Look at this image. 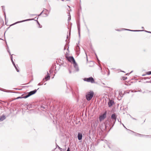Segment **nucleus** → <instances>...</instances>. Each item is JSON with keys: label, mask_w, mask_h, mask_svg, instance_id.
I'll use <instances>...</instances> for the list:
<instances>
[{"label": "nucleus", "mask_w": 151, "mask_h": 151, "mask_svg": "<svg viewBox=\"0 0 151 151\" xmlns=\"http://www.w3.org/2000/svg\"><path fill=\"white\" fill-rule=\"evenodd\" d=\"M93 94L94 93L93 91H90L87 92L86 95V99L88 101L90 100L93 97Z\"/></svg>", "instance_id": "obj_1"}, {"label": "nucleus", "mask_w": 151, "mask_h": 151, "mask_svg": "<svg viewBox=\"0 0 151 151\" xmlns=\"http://www.w3.org/2000/svg\"><path fill=\"white\" fill-rule=\"evenodd\" d=\"M83 80L85 81H86L87 82H90L91 83H95L94 79L92 77H90L88 78H85Z\"/></svg>", "instance_id": "obj_2"}, {"label": "nucleus", "mask_w": 151, "mask_h": 151, "mask_svg": "<svg viewBox=\"0 0 151 151\" xmlns=\"http://www.w3.org/2000/svg\"><path fill=\"white\" fill-rule=\"evenodd\" d=\"M35 20V21H36L37 20H36L34 19H28L23 20H22V21H18V22H16L14 23V24H12V25H11L10 26L13 25H15V24H17L19 23H21V22H25V21H31V20Z\"/></svg>", "instance_id": "obj_3"}, {"label": "nucleus", "mask_w": 151, "mask_h": 151, "mask_svg": "<svg viewBox=\"0 0 151 151\" xmlns=\"http://www.w3.org/2000/svg\"><path fill=\"white\" fill-rule=\"evenodd\" d=\"M129 131L133 132V133H134L135 134V135L136 136H139V137H143L144 136H147V137H149V138H151V135L150 136V135H143V134H138V133H135L133 131H132L130 130H128Z\"/></svg>", "instance_id": "obj_4"}, {"label": "nucleus", "mask_w": 151, "mask_h": 151, "mask_svg": "<svg viewBox=\"0 0 151 151\" xmlns=\"http://www.w3.org/2000/svg\"><path fill=\"white\" fill-rule=\"evenodd\" d=\"M111 118L112 120V122H113V124H114L116 121V115L115 114H113L111 115ZM114 125H113L112 127Z\"/></svg>", "instance_id": "obj_5"}, {"label": "nucleus", "mask_w": 151, "mask_h": 151, "mask_svg": "<svg viewBox=\"0 0 151 151\" xmlns=\"http://www.w3.org/2000/svg\"><path fill=\"white\" fill-rule=\"evenodd\" d=\"M106 112H105L104 114L101 115L99 117V120L101 121H102L103 119H104L106 117Z\"/></svg>", "instance_id": "obj_6"}, {"label": "nucleus", "mask_w": 151, "mask_h": 151, "mask_svg": "<svg viewBox=\"0 0 151 151\" xmlns=\"http://www.w3.org/2000/svg\"><path fill=\"white\" fill-rule=\"evenodd\" d=\"M123 29L124 30H126L129 31H132V32H140V31H145L146 32L151 33V32H150V31H146L145 30H130V29Z\"/></svg>", "instance_id": "obj_7"}, {"label": "nucleus", "mask_w": 151, "mask_h": 151, "mask_svg": "<svg viewBox=\"0 0 151 151\" xmlns=\"http://www.w3.org/2000/svg\"><path fill=\"white\" fill-rule=\"evenodd\" d=\"M68 60L73 64V63H75V60L73 56H70L68 58Z\"/></svg>", "instance_id": "obj_8"}, {"label": "nucleus", "mask_w": 151, "mask_h": 151, "mask_svg": "<svg viewBox=\"0 0 151 151\" xmlns=\"http://www.w3.org/2000/svg\"><path fill=\"white\" fill-rule=\"evenodd\" d=\"M73 64L77 72L79 70V69L77 63L75 62V63H73Z\"/></svg>", "instance_id": "obj_9"}, {"label": "nucleus", "mask_w": 151, "mask_h": 151, "mask_svg": "<svg viewBox=\"0 0 151 151\" xmlns=\"http://www.w3.org/2000/svg\"><path fill=\"white\" fill-rule=\"evenodd\" d=\"M114 104V102L112 100H110L108 103V104L109 107H111Z\"/></svg>", "instance_id": "obj_10"}, {"label": "nucleus", "mask_w": 151, "mask_h": 151, "mask_svg": "<svg viewBox=\"0 0 151 151\" xmlns=\"http://www.w3.org/2000/svg\"><path fill=\"white\" fill-rule=\"evenodd\" d=\"M37 90L35 89L33 91H31L28 93L29 95L30 96L35 94L37 92Z\"/></svg>", "instance_id": "obj_11"}, {"label": "nucleus", "mask_w": 151, "mask_h": 151, "mask_svg": "<svg viewBox=\"0 0 151 151\" xmlns=\"http://www.w3.org/2000/svg\"><path fill=\"white\" fill-rule=\"evenodd\" d=\"M78 138L79 140L82 139V134L81 132H79L78 133Z\"/></svg>", "instance_id": "obj_12"}, {"label": "nucleus", "mask_w": 151, "mask_h": 151, "mask_svg": "<svg viewBox=\"0 0 151 151\" xmlns=\"http://www.w3.org/2000/svg\"><path fill=\"white\" fill-rule=\"evenodd\" d=\"M6 118V116L3 114L2 116L0 117V121H2Z\"/></svg>", "instance_id": "obj_13"}, {"label": "nucleus", "mask_w": 151, "mask_h": 151, "mask_svg": "<svg viewBox=\"0 0 151 151\" xmlns=\"http://www.w3.org/2000/svg\"><path fill=\"white\" fill-rule=\"evenodd\" d=\"M78 29V33L79 35V37H80V27L79 24H77Z\"/></svg>", "instance_id": "obj_14"}, {"label": "nucleus", "mask_w": 151, "mask_h": 151, "mask_svg": "<svg viewBox=\"0 0 151 151\" xmlns=\"http://www.w3.org/2000/svg\"><path fill=\"white\" fill-rule=\"evenodd\" d=\"M1 7H2V10L4 13V15H5V22H6V14H5V7L4 6H1Z\"/></svg>", "instance_id": "obj_15"}, {"label": "nucleus", "mask_w": 151, "mask_h": 151, "mask_svg": "<svg viewBox=\"0 0 151 151\" xmlns=\"http://www.w3.org/2000/svg\"><path fill=\"white\" fill-rule=\"evenodd\" d=\"M47 75L45 77V78H44L43 79V80H44V79H45L46 80H48V79H50V76L49 75V73H48V72H47Z\"/></svg>", "instance_id": "obj_16"}, {"label": "nucleus", "mask_w": 151, "mask_h": 151, "mask_svg": "<svg viewBox=\"0 0 151 151\" xmlns=\"http://www.w3.org/2000/svg\"><path fill=\"white\" fill-rule=\"evenodd\" d=\"M12 63L13 64V65L14 66V67L16 69L17 71V72H19V70L18 69V68H17L16 66V65L15 63H14V61H12Z\"/></svg>", "instance_id": "obj_17"}, {"label": "nucleus", "mask_w": 151, "mask_h": 151, "mask_svg": "<svg viewBox=\"0 0 151 151\" xmlns=\"http://www.w3.org/2000/svg\"><path fill=\"white\" fill-rule=\"evenodd\" d=\"M76 52H78V51H80V47L78 45H76Z\"/></svg>", "instance_id": "obj_18"}, {"label": "nucleus", "mask_w": 151, "mask_h": 151, "mask_svg": "<svg viewBox=\"0 0 151 151\" xmlns=\"http://www.w3.org/2000/svg\"><path fill=\"white\" fill-rule=\"evenodd\" d=\"M29 96H30L29 95L28 93V94H27L26 95L23 96V98L26 99V98H28V97H29Z\"/></svg>", "instance_id": "obj_19"}, {"label": "nucleus", "mask_w": 151, "mask_h": 151, "mask_svg": "<svg viewBox=\"0 0 151 151\" xmlns=\"http://www.w3.org/2000/svg\"><path fill=\"white\" fill-rule=\"evenodd\" d=\"M0 90L1 91H4V92H10L7 90H6L5 89H0Z\"/></svg>", "instance_id": "obj_20"}, {"label": "nucleus", "mask_w": 151, "mask_h": 151, "mask_svg": "<svg viewBox=\"0 0 151 151\" xmlns=\"http://www.w3.org/2000/svg\"><path fill=\"white\" fill-rule=\"evenodd\" d=\"M56 147H58L61 151H62V149L57 144L56 145Z\"/></svg>", "instance_id": "obj_21"}, {"label": "nucleus", "mask_w": 151, "mask_h": 151, "mask_svg": "<svg viewBox=\"0 0 151 151\" xmlns=\"http://www.w3.org/2000/svg\"><path fill=\"white\" fill-rule=\"evenodd\" d=\"M146 74H147V75H150L151 74V71L147 72Z\"/></svg>", "instance_id": "obj_22"}, {"label": "nucleus", "mask_w": 151, "mask_h": 151, "mask_svg": "<svg viewBox=\"0 0 151 151\" xmlns=\"http://www.w3.org/2000/svg\"><path fill=\"white\" fill-rule=\"evenodd\" d=\"M7 51L8 52H9V54L10 55H11V53L9 51V47L7 46Z\"/></svg>", "instance_id": "obj_23"}, {"label": "nucleus", "mask_w": 151, "mask_h": 151, "mask_svg": "<svg viewBox=\"0 0 151 151\" xmlns=\"http://www.w3.org/2000/svg\"><path fill=\"white\" fill-rule=\"evenodd\" d=\"M95 55H96V58H97V60H98V62H100V61H99V59H98V57H97V55H96V53H95Z\"/></svg>", "instance_id": "obj_24"}, {"label": "nucleus", "mask_w": 151, "mask_h": 151, "mask_svg": "<svg viewBox=\"0 0 151 151\" xmlns=\"http://www.w3.org/2000/svg\"><path fill=\"white\" fill-rule=\"evenodd\" d=\"M21 98H23V97L19 96V97H17L16 98V99H21Z\"/></svg>", "instance_id": "obj_25"}, {"label": "nucleus", "mask_w": 151, "mask_h": 151, "mask_svg": "<svg viewBox=\"0 0 151 151\" xmlns=\"http://www.w3.org/2000/svg\"><path fill=\"white\" fill-rule=\"evenodd\" d=\"M12 55H11V60L12 62L13 61V57H12Z\"/></svg>", "instance_id": "obj_26"}, {"label": "nucleus", "mask_w": 151, "mask_h": 151, "mask_svg": "<svg viewBox=\"0 0 151 151\" xmlns=\"http://www.w3.org/2000/svg\"><path fill=\"white\" fill-rule=\"evenodd\" d=\"M146 92V93H149L150 92V91H149L147 90H145Z\"/></svg>", "instance_id": "obj_27"}, {"label": "nucleus", "mask_w": 151, "mask_h": 151, "mask_svg": "<svg viewBox=\"0 0 151 151\" xmlns=\"http://www.w3.org/2000/svg\"><path fill=\"white\" fill-rule=\"evenodd\" d=\"M71 19V17L70 15H69V17L68 18V21H69Z\"/></svg>", "instance_id": "obj_28"}, {"label": "nucleus", "mask_w": 151, "mask_h": 151, "mask_svg": "<svg viewBox=\"0 0 151 151\" xmlns=\"http://www.w3.org/2000/svg\"><path fill=\"white\" fill-rule=\"evenodd\" d=\"M150 78H149V77H144V79H150Z\"/></svg>", "instance_id": "obj_29"}, {"label": "nucleus", "mask_w": 151, "mask_h": 151, "mask_svg": "<svg viewBox=\"0 0 151 151\" xmlns=\"http://www.w3.org/2000/svg\"><path fill=\"white\" fill-rule=\"evenodd\" d=\"M142 92V90H139L138 91H134L135 92Z\"/></svg>", "instance_id": "obj_30"}, {"label": "nucleus", "mask_w": 151, "mask_h": 151, "mask_svg": "<svg viewBox=\"0 0 151 151\" xmlns=\"http://www.w3.org/2000/svg\"><path fill=\"white\" fill-rule=\"evenodd\" d=\"M43 84V83L41 84V83H38V85L41 86V85H42Z\"/></svg>", "instance_id": "obj_31"}, {"label": "nucleus", "mask_w": 151, "mask_h": 151, "mask_svg": "<svg viewBox=\"0 0 151 151\" xmlns=\"http://www.w3.org/2000/svg\"><path fill=\"white\" fill-rule=\"evenodd\" d=\"M67 151H70V149L69 147H68Z\"/></svg>", "instance_id": "obj_32"}, {"label": "nucleus", "mask_w": 151, "mask_h": 151, "mask_svg": "<svg viewBox=\"0 0 151 151\" xmlns=\"http://www.w3.org/2000/svg\"><path fill=\"white\" fill-rule=\"evenodd\" d=\"M122 124V125H123V126L126 129H127V130H129L128 129H127L126 127H125L124 126V124Z\"/></svg>", "instance_id": "obj_33"}, {"label": "nucleus", "mask_w": 151, "mask_h": 151, "mask_svg": "<svg viewBox=\"0 0 151 151\" xmlns=\"http://www.w3.org/2000/svg\"><path fill=\"white\" fill-rule=\"evenodd\" d=\"M36 22H37V24H39V25H40V23H39V22H38V21L37 20V21H36Z\"/></svg>", "instance_id": "obj_34"}, {"label": "nucleus", "mask_w": 151, "mask_h": 151, "mask_svg": "<svg viewBox=\"0 0 151 151\" xmlns=\"http://www.w3.org/2000/svg\"><path fill=\"white\" fill-rule=\"evenodd\" d=\"M43 11H42V12L40 13V14H39V15H38V16H40V15H41V14H42V13H43Z\"/></svg>", "instance_id": "obj_35"}, {"label": "nucleus", "mask_w": 151, "mask_h": 151, "mask_svg": "<svg viewBox=\"0 0 151 151\" xmlns=\"http://www.w3.org/2000/svg\"><path fill=\"white\" fill-rule=\"evenodd\" d=\"M49 72L51 73L52 72V70H50Z\"/></svg>", "instance_id": "obj_36"}, {"label": "nucleus", "mask_w": 151, "mask_h": 151, "mask_svg": "<svg viewBox=\"0 0 151 151\" xmlns=\"http://www.w3.org/2000/svg\"><path fill=\"white\" fill-rule=\"evenodd\" d=\"M146 75H147V74H146H146H144L143 75H142V76H145Z\"/></svg>", "instance_id": "obj_37"}, {"label": "nucleus", "mask_w": 151, "mask_h": 151, "mask_svg": "<svg viewBox=\"0 0 151 151\" xmlns=\"http://www.w3.org/2000/svg\"><path fill=\"white\" fill-rule=\"evenodd\" d=\"M124 80H126L127 78V77H124Z\"/></svg>", "instance_id": "obj_38"}, {"label": "nucleus", "mask_w": 151, "mask_h": 151, "mask_svg": "<svg viewBox=\"0 0 151 151\" xmlns=\"http://www.w3.org/2000/svg\"><path fill=\"white\" fill-rule=\"evenodd\" d=\"M69 71L70 73H71V71L70 70H69Z\"/></svg>", "instance_id": "obj_39"}, {"label": "nucleus", "mask_w": 151, "mask_h": 151, "mask_svg": "<svg viewBox=\"0 0 151 151\" xmlns=\"http://www.w3.org/2000/svg\"><path fill=\"white\" fill-rule=\"evenodd\" d=\"M116 31H121V30H120V29H117V30H116Z\"/></svg>", "instance_id": "obj_40"}, {"label": "nucleus", "mask_w": 151, "mask_h": 151, "mask_svg": "<svg viewBox=\"0 0 151 151\" xmlns=\"http://www.w3.org/2000/svg\"><path fill=\"white\" fill-rule=\"evenodd\" d=\"M146 83H151V81H146Z\"/></svg>", "instance_id": "obj_41"}, {"label": "nucleus", "mask_w": 151, "mask_h": 151, "mask_svg": "<svg viewBox=\"0 0 151 151\" xmlns=\"http://www.w3.org/2000/svg\"><path fill=\"white\" fill-rule=\"evenodd\" d=\"M80 43V41H79L78 42V43H77V45H78V44Z\"/></svg>", "instance_id": "obj_42"}, {"label": "nucleus", "mask_w": 151, "mask_h": 151, "mask_svg": "<svg viewBox=\"0 0 151 151\" xmlns=\"http://www.w3.org/2000/svg\"><path fill=\"white\" fill-rule=\"evenodd\" d=\"M132 119H134V120H136V119L135 118H132Z\"/></svg>", "instance_id": "obj_43"}, {"label": "nucleus", "mask_w": 151, "mask_h": 151, "mask_svg": "<svg viewBox=\"0 0 151 151\" xmlns=\"http://www.w3.org/2000/svg\"><path fill=\"white\" fill-rule=\"evenodd\" d=\"M146 93V91H144V92H142V93Z\"/></svg>", "instance_id": "obj_44"}, {"label": "nucleus", "mask_w": 151, "mask_h": 151, "mask_svg": "<svg viewBox=\"0 0 151 151\" xmlns=\"http://www.w3.org/2000/svg\"><path fill=\"white\" fill-rule=\"evenodd\" d=\"M42 27V26H40H40L39 27V28H41Z\"/></svg>", "instance_id": "obj_45"}, {"label": "nucleus", "mask_w": 151, "mask_h": 151, "mask_svg": "<svg viewBox=\"0 0 151 151\" xmlns=\"http://www.w3.org/2000/svg\"><path fill=\"white\" fill-rule=\"evenodd\" d=\"M70 35V31L69 32V35Z\"/></svg>", "instance_id": "obj_46"}, {"label": "nucleus", "mask_w": 151, "mask_h": 151, "mask_svg": "<svg viewBox=\"0 0 151 151\" xmlns=\"http://www.w3.org/2000/svg\"><path fill=\"white\" fill-rule=\"evenodd\" d=\"M41 107L42 108H44H44H45L44 107V106H42Z\"/></svg>", "instance_id": "obj_47"}, {"label": "nucleus", "mask_w": 151, "mask_h": 151, "mask_svg": "<svg viewBox=\"0 0 151 151\" xmlns=\"http://www.w3.org/2000/svg\"><path fill=\"white\" fill-rule=\"evenodd\" d=\"M102 84L103 85H105V84L104 83H102Z\"/></svg>", "instance_id": "obj_48"}, {"label": "nucleus", "mask_w": 151, "mask_h": 151, "mask_svg": "<svg viewBox=\"0 0 151 151\" xmlns=\"http://www.w3.org/2000/svg\"><path fill=\"white\" fill-rule=\"evenodd\" d=\"M121 92H120L119 93V95H120V94H121Z\"/></svg>", "instance_id": "obj_49"}, {"label": "nucleus", "mask_w": 151, "mask_h": 151, "mask_svg": "<svg viewBox=\"0 0 151 151\" xmlns=\"http://www.w3.org/2000/svg\"><path fill=\"white\" fill-rule=\"evenodd\" d=\"M121 92H120L119 93V95H120V94H121Z\"/></svg>", "instance_id": "obj_50"}, {"label": "nucleus", "mask_w": 151, "mask_h": 151, "mask_svg": "<svg viewBox=\"0 0 151 151\" xmlns=\"http://www.w3.org/2000/svg\"><path fill=\"white\" fill-rule=\"evenodd\" d=\"M118 120L119 122H120L119 120L118 119Z\"/></svg>", "instance_id": "obj_51"}, {"label": "nucleus", "mask_w": 151, "mask_h": 151, "mask_svg": "<svg viewBox=\"0 0 151 151\" xmlns=\"http://www.w3.org/2000/svg\"><path fill=\"white\" fill-rule=\"evenodd\" d=\"M132 71L130 73H132Z\"/></svg>", "instance_id": "obj_52"}, {"label": "nucleus", "mask_w": 151, "mask_h": 151, "mask_svg": "<svg viewBox=\"0 0 151 151\" xmlns=\"http://www.w3.org/2000/svg\"><path fill=\"white\" fill-rule=\"evenodd\" d=\"M86 53V56H87L86 53ZM86 57L87 58V56H86Z\"/></svg>", "instance_id": "obj_53"}, {"label": "nucleus", "mask_w": 151, "mask_h": 151, "mask_svg": "<svg viewBox=\"0 0 151 151\" xmlns=\"http://www.w3.org/2000/svg\"><path fill=\"white\" fill-rule=\"evenodd\" d=\"M105 128H106V125H105Z\"/></svg>", "instance_id": "obj_54"}, {"label": "nucleus", "mask_w": 151, "mask_h": 151, "mask_svg": "<svg viewBox=\"0 0 151 151\" xmlns=\"http://www.w3.org/2000/svg\"><path fill=\"white\" fill-rule=\"evenodd\" d=\"M142 29H143L144 28V27H142Z\"/></svg>", "instance_id": "obj_55"}, {"label": "nucleus", "mask_w": 151, "mask_h": 151, "mask_svg": "<svg viewBox=\"0 0 151 151\" xmlns=\"http://www.w3.org/2000/svg\"><path fill=\"white\" fill-rule=\"evenodd\" d=\"M101 86H103V87H106V86H104L103 85H101Z\"/></svg>", "instance_id": "obj_56"}, {"label": "nucleus", "mask_w": 151, "mask_h": 151, "mask_svg": "<svg viewBox=\"0 0 151 151\" xmlns=\"http://www.w3.org/2000/svg\"><path fill=\"white\" fill-rule=\"evenodd\" d=\"M46 16H48V15H47V14H46Z\"/></svg>", "instance_id": "obj_57"}, {"label": "nucleus", "mask_w": 151, "mask_h": 151, "mask_svg": "<svg viewBox=\"0 0 151 151\" xmlns=\"http://www.w3.org/2000/svg\"><path fill=\"white\" fill-rule=\"evenodd\" d=\"M62 1H64V0H61Z\"/></svg>", "instance_id": "obj_58"}, {"label": "nucleus", "mask_w": 151, "mask_h": 151, "mask_svg": "<svg viewBox=\"0 0 151 151\" xmlns=\"http://www.w3.org/2000/svg\"><path fill=\"white\" fill-rule=\"evenodd\" d=\"M100 68H101V70L102 69L101 68V67H100Z\"/></svg>", "instance_id": "obj_59"}, {"label": "nucleus", "mask_w": 151, "mask_h": 151, "mask_svg": "<svg viewBox=\"0 0 151 151\" xmlns=\"http://www.w3.org/2000/svg\"><path fill=\"white\" fill-rule=\"evenodd\" d=\"M131 92H133V91H131Z\"/></svg>", "instance_id": "obj_60"}, {"label": "nucleus", "mask_w": 151, "mask_h": 151, "mask_svg": "<svg viewBox=\"0 0 151 151\" xmlns=\"http://www.w3.org/2000/svg\"><path fill=\"white\" fill-rule=\"evenodd\" d=\"M120 123L122 124L121 122V121H120Z\"/></svg>", "instance_id": "obj_61"}, {"label": "nucleus", "mask_w": 151, "mask_h": 151, "mask_svg": "<svg viewBox=\"0 0 151 151\" xmlns=\"http://www.w3.org/2000/svg\"><path fill=\"white\" fill-rule=\"evenodd\" d=\"M122 72H124V71H122Z\"/></svg>", "instance_id": "obj_62"}, {"label": "nucleus", "mask_w": 151, "mask_h": 151, "mask_svg": "<svg viewBox=\"0 0 151 151\" xmlns=\"http://www.w3.org/2000/svg\"><path fill=\"white\" fill-rule=\"evenodd\" d=\"M68 6V7H70V6Z\"/></svg>", "instance_id": "obj_63"}, {"label": "nucleus", "mask_w": 151, "mask_h": 151, "mask_svg": "<svg viewBox=\"0 0 151 151\" xmlns=\"http://www.w3.org/2000/svg\"><path fill=\"white\" fill-rule=\"evenodd\" d=\"M38 19V18H37V19Z\"/></svg>", "instance_id": "obj_64"}]
</instances>
